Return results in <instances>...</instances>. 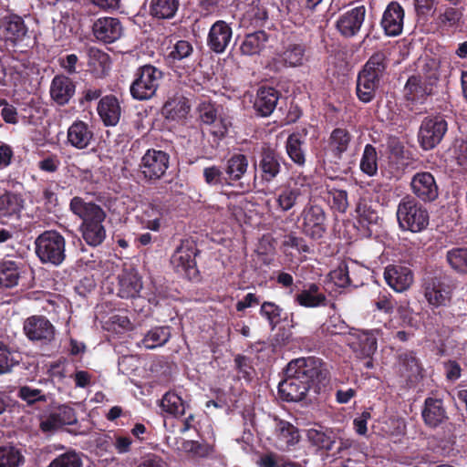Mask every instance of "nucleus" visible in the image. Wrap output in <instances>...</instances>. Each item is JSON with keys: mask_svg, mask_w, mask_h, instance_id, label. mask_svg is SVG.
Listing matches in <instances>:
<instances>
[{"mask_svg": "<svg viewBox=\"0 0 467 467\" xmlns=\"http://www.w3.org/2000/svg\"><path fill=\"white\" fill-rule=\"evenodd\" d=\"M192 46L189 41L179 40L175 43L172 49L168 55V58L174 60H182L188 57L192 53Z\"/></svg>", "mask_w": 467, "mask_h": 467, "instance_id": "0e129e2a", "label": "nucleus"}, {"mask_svg": "<svg viewBox=\"0 0 467 467\" xmlns=\"http://www.w3.org/2000/svg\"><path fill=\"white\" fill-rule=\"evenodd\" d=\"M380 81L359 73L357 80V96L364 103L370 102L376 95Z\"/></svg>", "mask_w": 467, "mask_h": 467, "instance_id": "37998d69", "label": "nucleus"}, {"mask_svg": "<svg viewBox=\"0 0 467 467\" xmlns=\"http://www.w3.org/2000/svg\"><path fill=\"white\" fill-rule=\"evenodd\" d=\"M260 167L263 172V179L270 182L275 179L281 170L278 156L271 150H265L262 153Z\"/></svg>", "mask_w": 467, "mask_h": 467, "instance_id": "a18cd8bd", "label": "nucleus"}, {"mask_svg": "<svg viewBox=\"0 0 467 467\" xmlns=\"http://www.w3.org/2000/svg\"><path fill=\"white\" fill-rule=\"evenodd\" d=\"M92 31L98 40L113 43L121 36L123 29L118 18L104 16L95 21Z\"/></svg>", "mask_w": 467, "mask_h": 467, "instance_id": "f3484780", "label": "nucleus"}, {"mask_svg": "<svg viewBox=\"0 0 467 467\" xmlns=\"http://www.w3.org/2000/svg\"><path fill=\"white\" fill-rule=\"evenodd\" d=\"M331 282L338 287H347L353 285L357 287L358 285L349 276V270L346 264H340L336 269L329 273Z\"/></svg>", "mask_w": 467, "mask_h": 467, "instance_id": "5fc2aeb1", "label": "nucleus"}, {"mask_svg": "<svg viewBox=\"0 0 467 467\" xmlns=\"http://www.w3.org/2000/svg\"><path fill=\"white\" fill-rule=\"evenodd\" d=\"M422 74V79L433 88L440 78V61L437 58H426Z\"/></svg>", "mask_w": 467, "mask_h": 467, "instance_id": "6e6d98bb", "label": "nucleus"}, {"mask_svg": "<svg viewBox=\"0 0 467 467\" xmlns=\"http://www.w3.org/2000/svg\"><path fill=\"white\" fill-rule=\"evenodd\" d=\"M185 451L192 452L198 457H205L213 452V447L206 443H200L195 441H186L182 443Z\"/></svg>", "mask_w": 467, "mask_h": 467, "instance_id": "69168bd1", "label": "nucleus"}, {"mask_svg": "<svg viewBox=\"0 0 467 467\" xmlns=\"http://www.w3.org/2000/svg\"><path fill=\"white\" fill-rule=\"evenodd\" d=\"M170 166V155L161 150L149 149L142 155L139 171L146 182L161 180Z\"/></svg>", "mask_w": 467, "mask_h": 467, "instance_id": "423d86ee", "label": "nucleus"}, {"mask_svg": "<svg viewBox=\"0 0 467 467\" xmlns=\"http://www.w3.org/2000/svg\"><path fill=\"white\" fill-rule=\"evenodd\" d=\"M162 78V72L153 66H144L140 69L137 78L130 86L133 99L146 100L152 98Z\"/></svg>", "mask_w": 467, "mask_h": 467, "instance_id": "0eeeda50", "label": "nucleus"}, {"mask_svg": "<svg viewBox=\"0 0 467 467\" xmlns=\"http://www.w3.org/2000/svg\"><path fill=\"white\" fill-rule=\"evenodd\" d=\"M137 219L142 225V228L159 231L162 219L161 209L152 204H147L144 206L141 213L137 215Z\"/></svg>", "mask_w": 467, "mask_h": 467, "instance_id": "79ce46f5", "label": "nucleus"}, {"mask_svg": "<svg viewBox=\"0 0 467 467\" xmlns=\"http://www.w3.org/2000/svg\"><path fill=\"white\" fill-rule=\"evenodd\" d=\"M23 462L24 456L16 447H0V467H19Z\"/></svg>", "mask_w": 467, "mask_h": 467, "instance_id": "864d4df0", "label": "nucleus"}, {"mask_svg": "<svg viewBox=\"0 0 467 467\" xmlns=\"http://www.w3.org/2000/svg\"><path fill=\"white\" fill-rule=\"evenodd\" d=\"M282 245L285 250L293 249L297 251L298 253L309 252V247L306 244V241L303 238L298 237L293 234L285 236Z\"/></svg>", "mask_w": 467, "mask_h": 467, "instance_id": "774afa93", "label": "nucleus"}, {"mask_svg": "<svg viewBox=\"0 0 467 467\" xmlns=\"http://www.w3.org/2000/svg\"><path fill=\"white\" fill-rule=\"evenodd\" d=\"M93 139L91 127L83 120H75L67 129V143L77 150L87 149Z\"/></svg>", "mask_w": 467, "mask_h": 467, "instance_id": "a211bd4d", "label": "nucleus"}, {"mask_svg": "<svg viewBox=\"0 0 467 467\" xmlns=\"http://www.w3.org/2000/svg\"><path fill=\"white\" fill-rule=\"evenodd\" d=\"M285 379L278 385L280 397L285 401H300L310 389L295 375H285Z\"/></svg>", "mask_w": 467, "mask_h": 467, "instance_id": "b1692460", "label": "nucleus"}, {"mask_svg": "<svg viewBox=\"0 0 467 467\" xmlns=\"http://www.w3.org/2000/svg\"><path fill=\"white\" fill-rule=\"evenodd\" d=\"M27 33L23 18L17 15L3 17L0 25V36L12 44L22 41Z\"/></svg>", "mask_w": 467, "mask_h": 467, "instance_id": "412c9836", "label": "nucleus"}, {"mask_svg": "<svg viewBox=\"0 0 467 467\" xmlns=\"http://www.w3.org/2000/svg\"><path fill=\"white\" fill-rule=\"evenodd\" d=\"M387 56L384 52L374 53L359 72L379 81L383 78L387 68Z\"/></svg>", "mask_w": 467, "mask_h": 467, "instance_id": "58836bf2", "label": "nucleus"}, {"mask_svg": "<svg viewBox=\"0 0 467 467\" xmlns=\"http://www.w3.org/2000/svg\"><path fill=\"white\" fill-rule=\"evenodd\" d=\"M97 110L106 126H115L119 123L121 107L115 96L108 95L100 99Z\"/></svg>", "mask_w": 467, "mask_h": 467, "instance_id": "bb28decb", "label": "nucleus"}, {"mask_svg": "<svg viewBox=\"0 0 467 467\" xmlns=\"http://www.w3.org/2000/svg\"><path fill=\"white\" fill-rule=\"evenodd\" d=\"M433 88L426 83L421 77H410L404 88L405 97L411 101L424 99L432 92Z\"/></svg>", "mask_w": 467, "mask_h": 467, "instance_id": "e433bc0d", "label": "nucleus"}, {"mask_svg": "<svg viewBox=\"0 0 467 467\" xmlns=\"http://www.w3.org/2000/svg\"><path fill=\"white\" fill-rule=\"evenodd\" d=\"M311 181L306 176L298 175L275 192L277 209L283 213L293 209L301 198L310 194Z\"/></svg>", "mask_w": 467, "mask_h": 467, "instance_id": "39448f33", "label": "nucleus"}, {"mask_svg": "<svg viewBox=\"0 0 467 467\" xmlns=\"http://www.w3.org/2000/svg\"><path fill=\"white\" fill-rule=\"evenodd\" d=\"M326 364L318 358L306 357L291 360L286 367L285 375H295L309 389L322 384L327 378Z\"/></svg>", "mask_w": 467, "mask_h": 467, "instance_id": "f03ea898", "label": "nucleus"}, {"mask_svg": "<svg viewBox=\"0 0 467 467\" xmlns=\"http://www.w3.org/2000/svg\"><path fill=\"white\" fill-rule=\"evenodd\" d=\"M232 36L233 29L231 26L223 20H218L212 25L209 30L207 45L211 50L221 54L229 46Z\"/></svg>", "mask_w": 467, "mask_h": 467, "instance_id": "dca6fc26", "label": "nucleus"}, {"mask_svg": "<svg viewBox=\"0 0 467 467\" xmlns=\"http://www.w3.org/2000/svg\"><path fill=\"white\" fill-rule=\"evenodd\" d=\"M404 9L398 2H390L383 12L380 26L388 36H397L402 33Z\"/></svg>", "mask_w": 467, "mask_h": 467, "instance_id": "2eb2a0df", "label": "nucleus"}, {"mask_svg": "<svg viewBox=\"0 0 467 467\" xmlns=\"http://www.w3.org/2000/svg\"><path fill=\"white\" fill-rule=\"evenodd\" d=\"M352 136L349 131L343 128H337L332 130L327 141V152L335 159L340 160L351 143Z\"/></svg>", "mask_w": 467, "mask_h": 467, "instance_id": "c85d7f7f", "label": "nucleus"}, {"mask_svg": "<svg viewBox=\"0 0 467 467\" xmlns=\"http://www.w3.org/2000/svg\"><path fill=\"white\" fill-rule=\"evenodd\" d=\"M142 288L141 278L134 269H124L119 275L118 295L121 298H134Z\"/></svg>", "mask_w": 467, "mask_h": 467, "instance_id": "a878e982", "label": "nucleus"}, {"mask_svg": "<svg viewBox=\"0 0 467 467\" xmlns=\"http://www.w3.org/2000/svg\"><path fill=\"white\" fill-rule=\"evenodd\" d=\"M82 461L78 453L70 450L55 458L48 467H81Z\"/></svg>", "mask_w": 467, "mask_h": 467, "instance_id": "13d9d810", "label": "nucleus"}, {"mask_svg": "<svg viewBox=\"0 0 467 467\" xmlns=\"http://www.w3.org/2000/svg\"><path fill=\"white\" fill-rule=\"evenodd\" d=\"M397 219L404 231L420 233L429 224L428 211L412 197L401 199L397 208Z\"/></svg>", "mask_w": 467, "mask_h": 467, "instance_id": "7ed1b4c3", "label": "nucleus"}, {"mask_svg": "<svg viewBox=\"0 0 467 467\" xmlns=\"http://www.w3.org/2000/svg\"><path fill=\"white\" fill-rule=\"evenodd\" d=\"M424 298L431 307L444 306L451 299V286L441 277L428 276L422 283Z\"/></svg>", "mask_w": 467, "mask_h": 467, "instance_id": "9d476101", "label": "nucleus"}, {"mask_svg": "<svg viewBox=\"0 0 467 467\" xmlns=\"http://www.w3.org/2000/svg\"><path fill=\"white\" fill-rule=\"evenodd\" d=\"M282 309L272 302H265L262 304L260 308V314L265 317L272 329L280 322Z\"/></svg>", "mask_w": 467, "mask_h": 467, "instance_id": "bf43d9fd", "label": "nucleus"}, {"mask_svg": "<svg viewBox=\"0 0 467 467\" xmlns=\"http://www.w3.org/2000/svg\"><path fill=\"white\" fill-rule=\"evenodd\" d=\"M447 130L448 123L444 117L437 115L424 118L418 133L420 147L425 150L434 149L442 140Z\"/></svg>", "mask_w": 467, "mask_h": 467, "instance_id": "6e6552de", "label": "nucleus"}, {"mask_svg": "<svg viewBox=\"0 0 467 467\" xmlns=\"http://www.w3.org/2000/svg\"><path fill=\"white\" fill-rule=\"evenodd\" d=\"M412 192L423 202H432L439 194L433 175L428 171L417 172L410 181Z\"/></svg>", "mask_w": 467, "mask_h": 467, "instance_id": "ddd939ff", "label": "nucleus"}, {"mask_svg": "<svg viewBox=\"0 0 467 467\" xmlns=\"http://www.w3.org/2000/svg\"><path fill=\"white\" fill-rule=\"evenodd\" d=\"M362 172L368 176H374L378 172V154L376 149L367 144L364 148L362 157L359 163Z\"/></svg>", "mask_w": 467, "mask_h": 467, "instance_id": "603ef678", "label": "nucleus"}, {"mask_svg": "<svg viewBox=\"0 0 467 467\" xmlns=\"http://www.w3.org/2000/svg\"><path fill=\"white\" fill-rule=\"evenodd\" d=\"M21 276L20 263L5 260L0 263V285L5 287H14Z\"/></svg>", "mask_w": 467, "mask_h": 467, "instance_id": "a19ab883", "label": "nucleus"}, {"mask_svg": "<svg viewBox=\"0 0 467 467\" xmlns=\"http://www.w3.org/2000/svg\"><path fill=\"white\" fill-rule=\"evenodd\" d=\"M69 210L82 221L79 232L86 244L93 247L100 245L107 235L103 224L107 218L105 210L99 204L93 202H85L78 196L71 199Z\"/></svg>", "mask_w": 467, "mask_h": 467, "instance_id": "f257e3e1", "label": "nucleus"}, {"mask_svg": "<svg viewBox=\"0 0 467 467\" xmlns=\"http://www.w3.org/2000/svg\"><path fill=\"white\" fill-rule=\"evenodd\" d=\"M446 259L450 266L456 272L467 274V248L455 247L446 254Z\"/></svg>", "mask_w": 467, "mask_h": 467, "instance_id": "3c124183", "label": "nucleus"}, {"mask_svg": "<svg viewBox=\"0 0 467 467\" xmlns=\"http://www.w3.org/2000/svg\"><path fill=\"white\" fill-rule=\"evenodd\" d=\"M269 42V35L264 30L246 34L239 45L241 55L246 57L259 56Z\"/></svg>", "mask_w": 467, "mask_h": 467, "instance_id": "393cba45", "label": "nucleus"}, {"mask_svg": "<svg viewBox=\"0 0 467 467\" xmlns=\"http://www.w3.org/2000/svg\"><path fill=\"white\" fill-rule=\"evenodd\" d=\"M375 307L378 311L391 314L395 308L396 302L392 296L388 293H380L374 301Z\"/></svg>", "mask_w": 467, "mask_h": 467, "instance_id": "338daca9", "label": "nucleus"}, {"mask_svg": "<svg viewBox=\"0 0 467 467\" xmlns=\"http://www.w3.org/2000/svg\"><path fill=\"white\" fill-rule=\"evenodd\" d=\"M366 13V7L363 5L347 10L337 19V29L345 37L355 36L361 29Z\"/></svg>", "mask_w": 467, "mask_h": 467, "instance_id": "f8f14e48", "label": "nucleus"}, {"mask_svg": "<svg viewBox=\"0 0 467 467\" xmlns=\"http://www.w3.org/2000/svg\"><path fill=\"white\" fill-rule=\"evenodd\" d=\"M190 111L188 99L180 94L169 98L162 108V115L174 121H181L186 119Z\"/></svg>", "mask_w": 467, "mask_h": 467, "instance_id": "cd10ccee", "label": "nucleus"}, {"mask_svg": "<svg viewBox=\"0 0 467 467\" xmlns=\"http://www.w3.org/2000/svg\"><path fill=\"white\" fill-rule=\"evenodd\" d=\"M401 372L408 378L416 377L420 374V366L413 352H406L400 355Z\"/></svg>", "mask_w": 467, "mask_h": 467, "instance_id": "4d7b16f0", "label": "nucleus"}, {"mask_svg": "<svg viewBox=\"0 0 467 467\" xmlns=\"http://www.w3.org/2000/svg\"><path fill=\"white\" fill-rule=\"evenodd\" d=\"M463 9L455 6L441 8L435 19L436 25L441 29H453L462 25Z\"/></svg>", "mask_w": 467, "mask_h": 467, "instance_id": "c9c22d12", "label": "nucleus"}, {"mask_svg": "<svg viewBox=\"0 0 467 467\" xmlns=\"http://www.w3.org/2000/svg\"><path fill=\"white\" fill-rule=\"evenodd\" d=\"M306 137V130L296 131L290 134L286 140V152L289 158L296 164L303 165L306 161L304 145Z\"/></svg>", "mask_w": 467, "mask_h": 467, "instance_id": "7c9ffc66", "label": "nucleus"}, {"mask_svg": "<svg viewBox=\"0 0 467 467\" xmlns=\"http://www.w3.org/2000/svg\"><path fill=\"white\" fill-rule=\"evenodd\" d=\"M196 254V244L192 241L184 240L171 255V263L177 273L192 279L197 274Z\"/></svg>", "mask_w": 467, "mask_h": 467, "instance_id": "1a4fd4ad", "label": "nucleus"}, {"mask_svg": "<svg viewBox=\"0 0 467 467\" xmlns=\"http://www.w3.org/2000/svg\"><path fill=\"white\" fill-rule=\"evenodd\" d=\"M200 119L205 124L213 123L215 119L223 113V109L211 103H202L200 106Z\"/></svg>", "mask_w": 467, "mask_h": 467, "instance_id": "e2e57ef3", "label": "nucleus"}, {"mask_svg": "<svg viewBox=\"0 0 467 467\" xmlns=\"http://www.w3.org/2000/svg\"><path fill=\"white\" fill-rule=\"evenodd\" d=\"M171 338L169 327H155L149 330L142 338L140 346L147 349H153L165 345Z\"/></svg>", "mask_w": 467, "mask_h": 467, "instance_id": "c03bdc74", "label": "nucleus"}, {"mask_svg": "<svg viewBox=\"0 0 467 467\" xmlns=\"http://www.w3.org/2000/svg\"><path fill=\"white\" fill-rule=\"evenodd\" d=\"M279 57L287 67H300L306 60V47L300 43H289L284 47Z\"/></svg>", "mask_w": 467, "mask_h": 467, "instance_id": "4c0bfd02", "label": "nucleus"}, {"mask_svg": "<svg viewBox=\"0 0 467 467\" xmlns=\"http://www.w3.org/2000/svg\"><path fill=\"white\" fill-rule=\"evenodd\" d=\"M179 8V0H151L150 14L158 19L172 18Z\"/></svg>", "mask_w": 467, "mask_h": 467, "instance_id": "de8ad7c7", "label": "nucleus"}, {"mask_svg": "<svg viewBox=\"0 0 467 467\" xmlns=\"http://www.w3.org/2000/svg\"><path fill=\"white\" fill-rule=\"evenodd\" d=\"M333 180L325 182V191L327 194V201L331 208L338 213H345L348 207V193L344 190L337 189L331 185Z\"/></svg>", "mask_w": 467, "mask_h": 467, "instance_id": "49530a36", "label": "nucleus"}, {"mask_svg": "<svg viewBox=\"0 0 467 467\" xmlns=\"http://www.w3.org/2000/svg\"><path fill=\"white\" fill-rule=\"evenodd\" d=\"M306 437L313 446L326 451L332 450L333 444L336 442L333 431L322 426L308 429Z\"/></svg>", "mask_w": 467, "mask_h": 467, "instance_id": "72a5a7b5", "label": "nucleus"}, {"mask_svg": "<svg viewBox=\"0 0 467 467\" xmlns=\"http://www.w3.org/2000/svg\"><path fill=\"white\" fill-rule=\"evenodd\" d=\"M295 301L301 306L314 308L325 306L327 297L317 285L310 284L296 296Z\"/></svg>", "mask_w": 467, "mask_h": 467, "instance_id": "473e14b6", "label": "nucleus"}, {"mask_svg": "<svg viewBox=\"0 0 467 467\" xmlns=\"http://www.w3.org/2000/svg\"><path fill=\"white\" fill-rule=\"evenodd\" d=\"M208 126H210V133L216 140H220L227 134L228 129L231 126V121L223 113H222L215 119L213 123H210Z\"/></svg>", "mask_w": 467, "mask_h": 467, "instance_id": "680f3d73", "label": "nucleus"}, {"mask_svg": "<svg viewBox=\"0 0 467 467\" xmlns=\"http://www.w3.org/2000/svg\"><path fill=\"white\" fill-rule=\"evenodd\" d=\"M377 348V338L372 332H362L352 344V348L359 358H371Z\"/></svg>", "mask_w": 467, "mask_h": 467, "instance_id": "ea45409f", "label": "nucleus"}, {"mask_svg": "<svg viewBox=\"0 0 467 467\" xmlns=\"http://www.w3.org/2000/svg\"><path fill=\"white\" fill-rule=\"evenodd\" d=\"M24 330L30 340H51L55 330L53 325L44 317L33 316L24 324Z\"/></svg>", "mask_w": 467, "mask_h": 467, "instance_id": "aec40b11", "label": "nucleus"}, {"mask_svg": "<svg viewBox=\"0 0 467 467\" xmlns=\"http://www.w3.org/2000/svg\"><path fill=\"white\" fill-rule=\"evenodd\" d=\"M422 418L430 427L434 428L440 425L446 418V411L442 406V401L439 399H426Z\"/></svg>", "mask_w": 467, "mask_h": 467, "instance_id": "2f4dec72", "label": "nucleus"}, {"mask_svg": "<svg viewBox=\"0 0 467 467\" xmlns=\"http://www.w3.org/2000/svg\"><path fill=\"white\" fill-rule=\"evenodd\" d=\"M277 101L278 93L275 88L270 87H262L257 91L254 107L261 116L266 117L274 111Z\"/></svg>", "mask_w": 467, "mask_h": 467, "instance_id": "c756f323", "label": "nucleus"}, {"mask_svg": "<svg viewBox=\"0 0 467 467\" xmlns=\"http://www.w3.org/2000/svg\"><path fill=\"white\" fill-rule=\"evenodd\" d=\"M203 178L210 186H223L224 183L230 184V182H227L228 178L223 176V171L215 165L204 168Z\"/></svg>", "mask_w": 467, "mask_h": 467, "instance_id": "052dcab7", "label": "nucleus"}, {"mask_svg": "<svg viewBox=\"0 0 467 467\" xmlns=\"http://www.w3.org/2000/svg\"><path fill=\"white\" fill-rule=\"evenodd\" d=\"M25 200L20 194L5 192L0 195V220L7 223L12 219H18L24 209Z\"/></svg>", "mask_w": 467, "mask_h": 467, "instance_id": "4be33fe9", "label": "nucleus"}, {"mask_svg": "<svg viewBox=\"0 0 467 467\" xmlns=\"http://www.w3.org/2000/svg\"><path fill=\"white\" fill-rule=\"evenodd\" d=\"M248 168V160L244 154L233 155L226 163L225 173L231 181L240 180L246 172Z\"/></svg>", "mask_w": 467, "mask_h": 467, "instance_id": "8fccbe9b", "label": "nucleus"}, {"mask_svg": "<svg viewBox=\"0 0 467 467\" xmlns=\"http://www.w3.org/2000/svg\"><path fill=\"white\" fill-rule=\"evenodd\" d=\"M275 446L279 450H287L291 446L296 445L300 441V433L296 427L290 422L281 420L277 417L274 418Z\"/></svg>", "mask_w": 467, "mask_h": 467, "instance_id": "6ab92c4d", "label": "nucleus"}, {"mask_svg": "<svg viewBox=\"0 0 467 467\" xmlns=\"http://www.w3.org/2000/svg\"><path fill=\"white\" fill-rule=\"evenodd\" d=\"M161 407L166 413L178 417L185 413L186 403L176 392L168 391L161 400Z\"/></svg>", "mask_w": 467, "mask_h": 467, "instance_id": "09e8293b", "label": "nucleus"}, {"mask_svg": "<svg viewBox=\"0 0 467 467\" xmlns=\"http://www.w3.org/2000/svg\"><path fill=\"white\" fill-rule=\"evenodd\" d=\"M36 254L44 264L59 265L65 260V238L57 231H45L35 241Z\"/></svg>", "mask_w": 467, "mask_h": 467, "instance_id": "20e7f679", "label": "nucleus"}, {"mask_svg": "<svg viewBox=\"0 0 467 467\" xmlns=\"http://www.w3.org/2000/svg\"><path fill=\"white\" fill-rule=\"evenodd\" d=\"M299 219L303 232L313 239L321 238L326 232V213L317 204L308 203L304 207Z\"/></svg>", "mask_w": 467, "mask_h": 467, "instance_id": "9b49d317", "label": "nucleus"}, {"mask_svg": "<svg viewBox=\"0 0 467 467\" xmlns=\"http://www.w3.org/2000/svg\"><path fill=\"white\" fill-rule=\"evenodd\" d=\"M76 91L75 83L67 76L57 75L51 81L50 96L60 106L69 102Z\"/></svg>", "mask_w": 467, "mask_h": 467, "instance_id": "5701e85b", "label": "nucleus"}, {"mask_svg": "<svg viewBox=\"0 0 467 467\" xmlns=\"http://www.w3.org/2000/svg\"><path fill=\"white\" fill-rule=\"evenodd\" d=\"M88 67L95 77L102 78L109 67V55L97 47H89L88 49Z\"/></svg>", "mask_w": 467, "mask_h": 467, "instance_id": "f704fd0d", "label": "nucleus"}, {"mask_svg": "<svg viewBox=\"0 0 467 467\" xmlns=\"http://www.w3.org/2000/svg\"><path fill=\"white\" fill-rule=\"evenodd\" d=\"M384 279L394 291L401 293L410 287L414 277L410 267L402 265H389L384 270Z\"/></svg>", "mask_w": 467, "mask_h": 467, "instance_id": "4468645a", "label": "nucleus"}]
</instances>
